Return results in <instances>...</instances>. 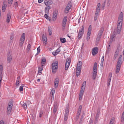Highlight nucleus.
Here are the masks:
<instances>
[{"mask_svg": "<svg viewBox=\"0 0 124 124\" xmlns=\"http://www.w3.org/2000/svg\"><path fill=\"white\" fill-rule=\"evenodd\" d=\"M123 18V14L122 12H121L120 14L118 19V24H117V32L119 34L121 31Z\"/></svg>", "mask_w": 124, "mask_h": 124, "instance_id": "f257e3e1", "label": "nucleus"}, {"mask_svg": "<svg viewBox=\"0 0 124 124\" xmlns=\"http://www.w3.org/2000/svg\"><path fill=\"white\" fill-rule=\"evenodd\" d=\"M82 62L79 61L76 67V75L77 77L79 76L80 74L82 67Z\"/></svg>", "mask_w": 124, "mask_h": 124, "instance_id": "f03ea898", "label": "nucleus"}, {"mask_svg": "<svg viewBox=\"0 0 124 124\" xmlns=\"http://www.w3.org/2000/svg\"><path fill=\"white\" fill-rule=\"evenodd\" d=\"M86 84V82L84 81L83 83L81 86L79 95V100H81L82 97L83 96L84 91L85 87Z\"/></svg>", "mask_w": 124, "mask_h": 124, "instance_id": "7ed1b4c3", "label": "nucleus"}, {"mask_svg": "<svg viewBox=\"0 0 124 124\" xmlns=\"http://www.w3.org/2000/svg\"><path fill=\"white\" fill-rule=\"evenodd\" d=\"M58 68L57 62L53 63L52 64V70L53 73H55Z\"/></svg>", "mask_w": 124, "mask_h": 124, "instance_id": "20e7f679", "label": "nucleus"}, {"mask_svg": "<svg viewBox=\"0 0 124 124\" xmlns=\"http://www.w3.org/2000/svg\"><path fill=\"white\" fill-rule=\"evenodd\" d=\"M84 29L83 26H82V28L80 29L79 31L78 37V39H81L84 34Z\"/></svg>", "mask_w": 124, "mask_h": 124, "instance_id": "39448f33", "label": "nucleus"}, {"mask_svg": "<svg viewBox=\"0 0 124 124\" xmlns=\"http://www.w3.org/2000/svg\"><path fill=\"white\" fill-rule=\"evenodd\" d=\"M25 34L24 33H23L22 34L21 37L20 39V45L21 47L23 45V44L24 43V41L25 39Z\"/></svg>", "mask_w": 124, "mask_h": 124, "instance_id": "423d86ee", "label": "nucleus"}, {"mask_svg": "<svg viewBox=\"0 0 124 124\" xmlns=\"http://www.w3.org/2000/svg\"><path fill=\"white\" fill-rule=\"evenodd\" d=\"M91 25H90L89 27L86 39L87 40H88L90 39V35L91 32Z\"/></svg>", "mask_w": 124, "mask_h": 124, "instance_id": "0eeeda50", "label": "nucleus"}, {"mask_svg": "<svg viewBox=\"0 0 124 124\" xmlns=\"http://www.w3.org/2000/svg\"><path fill=\"white\" fill-rule=\"evenodd\" d=\"M67 16L64 17L62 22V28L64 30L66 26V24L67 22Z\"/></svg>", "mask_w": 124, "mask_h": 124, "instance_id": "6e6552de", "label": "nucleus"}, {"mask_svg": "<svg viewBox=\"0 0 124 124\" xmlns=\"http://www.w3.org/2000/svg\"><path fill=\"white\" fill-rule=\"evenodd\" d=\"M13 106V104L11 102H9L8 106L7 113L8 114H10L11 112Z\"/></svg>", "mask_w": 124, "mask_h": 124, "instance_id": "1a4fd4ad", "label": "nucleus"}, {"mask_svg": "<svg viewBox=\"0 0 124 124\" xmlns=\"http://www.w3.org/2000/svg\"><path fill=\"white\" fill-rule=\"evenodd\" d=\"M71 62L70 59L69 58H68L66 60L65 65V70H67Z\"/></svg>", "mask_w": 124, "mask_h": 124, "instance_id": "9d476101", "label": "nucleus"}, {"mask_svg": "<svg viewBox=\"0 0 124 124\" xmlns=\"http://www.w3.org/2000/svg\"><path fill=\"white\" fill-rule=\"evenodd\" d=\"M72 5L70 3H69L66 7L65 9V12L67 13L69 12V10L71 8Z\"/></svg>", "mask_w": 124, "mask_h": 124, "instance_id": "9b49d317", "label": "nucleus"}, {"mask_svg": "<svg viewBox=\"0 0 124 124\" xmlns=\"http://www.w3.org/2000/svg\"><path fill=\"white\" fill-rule=\"evenodd\" d=\"M121 50L120 49L119 47H118L117 48V49L116 51L114 56V57L115 59L117 57L119 54L120 52H121Z\"/></svg>", "mask_w": 124, "mask_h": 124, "instance_id": "f8f14e48", "label": "nucleus"}, {"mask_svg": "<svg viewBox=\"0 0 124 124\" xmlns=\"http://www.w3.org/2000/svg\"><path fill=\"white\" fill-rule=\"evenodd\" d=\"M98 52V48L97 47L93 48L92 50V54L93 55L96 54Z\"/></svg>", "mask_w": 124, "mask_h": 124, "instance_id": "ddd939ff", "label": "nucleus"}, {"mask_svg": "<svg viewBox=\"0 0 124 124\" xmlns=\"http://www.w3.org/2000/svg\"><path fill=\"white\" fill-rule=\"evenodd\" d=\"M112 76V73L110 72L109 73V75L108 77V86H109L110 85V82L111 80V78Z\"/></svg>", "mask_w": 124, "mask_h": 124, "instance_id": "4468645a", "label": "nucleus"}, {"mask_svg": "<svg viewBox=\"0 0 124 124\" xmlns=\"http://www.w3.org/2000/svg\"><path fill=\"white\" fill-rule=\"evenodd\" d=\"M44 2L45 4L47 6H49L52 3V1L50 0H45Z\"/></svg>", "mask_w": 124, "mask_h": 124, "instance_id": "2eb2a0df", "label": "nucleus"}, {"mask_svg": "<svg viewBox=\"0 0 124 124\" xmlns=\"http://www.w3.org/2000/svg\"><path fill=\"white\" fill-rule=\"evenodd\" d=\"M97 70H93V78L95 79L97 76Z\"/></svg>", "mask_w": 124, "mask_h": 124, "instance_id": "dca6fc26", "label": "nucleus"}, {"mask_svg": "<svg viewBox=\"0 0 124 124\" xmlns=\"http://www.w3.org/2000/svg\"><path fill=\"white\" fill-rule=\"evenodd\" d=\"M57 12L55 11L54 12L52 18L53 20V21H55L56 20L57 18Z\"/></svg>", "mask_w": 124, "mask_h": 124, "instance_id": "f3484780", "label": "nucleus"}, {"mask_svg": "<svg viewBox=\"0 0 124 124\" xmlns=\"http://www.w3.org/2000/svg\"><path fill=\"white\" fill-rule=\"evenodd\" d=\"M11 53H9L8 54L7 61L8 62H10L12 60V55Z\"/></svg>", "mask_w": 124, "mask_h": 124, "instance_id": "a211bd4d", "label": "nucleus"}, {"mask_svg": "<svg viewBox=\"0 0 124 124\" xmlns=\"http://www.w3.org/2000/svg\"><path fill=\"white\" fill-rule=\"evenodd\" d=\"M59 82V79L57 78H56L54 81V86L55 88H57L58 86V83Z\"/></svg>", "mask_w": 124, "mask_h": 124, "instance_id": "6ab92c4d", "label": "nucleus"}, {"mask_svg": "<svg viewBox=\"0 0 124 124\" xmlns=\"http://www.w3.org/2000/svg\"><path fill=\"white\" fill-rule=\"evenodd\" d=\"M42 41L44 44L46 45L47 42V38L44 34H43L42 36Z\"/></svg>", "mask_w": 124, "mask_h": 124, "instance_id": "aec40b11", "label": "nucleus"}, {"mask_svg": "<svg viewBox=\"0 0 124 124\" xmlns=\"http://www.w3.org/2000/svg\"><path fill=\"white\" fill-rule=\"evenodd\" d=\"M55 91L54 90L52 89L50 92V94L52 95L51 99L53 100L54 99V95Z\"/></svg>", "mask_w": 124, "mask_h": 124, "instance_id": "412c9836", "label": "nucleus"}, {"mask_svg": "<svg viewBox=\"0 0 124 124\" xmlns=\"http://www.w3.org/2000/svg\"><path fill=\"white\" fill-rule=\"evenodd\" d=\"M11 17V16L10 14H7L6 20L7 22V23H8L10 22Z\"/></svg>", "mask_w": 124, "mask_h": 124, "instance_id": "4be33fe9", "label": "nucleus"}, {"mask_svg": "<svg viewBox=\"0 0 124 124\" xmlns=\"http://www.w3.org/2000/svg\"><path fill=\"white\" fill-rule=\"evenodd\" d=\"M60 51V49H58L55 51V52H53L52 53V54L54 56H55L57 54H58V53Z\"/></svg>", "mask_w": 124, "mask_h": 124, "instance_id": "5701e85b", "label": "nucleus"}, {"mask_svg": "<svg viewBox=\"0 0 124 124\" xmlns=\"http://www.w3.org/2000/svg\"><path fill=\"white\" fill-rule=\"evenodd\" d=\"M46 60V58H45L43 57L42 58L41 63V65L42 66H44L43 64H45Z\"/></svg>", "mask_w": 124, "mask_h": 124, "instance_id": "b1692460", "label": "nucleus"}, {"mask_svg": "<svg viewBox=\"0 0 124 124\" xmlns=\"http://www.w3.org/2000/svg\"><path fill=\"white\" fill-rule=\"evenodd\" d=\"M50 8L49 6H47L45 8V12L46 14H48L49 10Z\"/></svg>", "mask_w": 124, "mask_h": 124, "instance_id": "393cba45", "label": "nucleus"}, {"mask_svg": "<svg viewBox=\"0 0 124 124\" xmlns=\"http://www.w3.org/2000/svg\"><path fill=\"white\" fill-rule=\"evenodd\" d=\"M20 77L19 76L17 78L16 81V85L17 86H19V85L20 83Z\"/></svg>", "mask_w": 124, "mask_h": 124, "instance_id": "a878e982", "label": "nucleus"}, {"mask_svg": "<svg viewBox=\"0 0 124 124\" xmlns=\"http://www.w3.org/2000/svg\"><path fill=\"white\" fill-rule=\"evenodd\" d=\"M57 106L56 104H55L54 106L53 113L54 114L55 113L56 111H57Z\"/></svg>", "mask_w": 124, "mask_h": 124, "instance_id": "bb28decb", "label": "nucleus"}, {"mask_svg": "<svg viewBox=\"0 0 124 124\" xmlns=\"http://www.w3.org/2000/svg\"><path fill=\"white\" fill-rule=\"evenodd\" d=\"M60 40L61 42L62 43H64L66 42V39L64 38H60Z\"/></svg>", "mask_w": 124, "mask_h": 124, "instance_id": "cd10ccee", "label": "nucleus"}, {"mask_svg": "<svg viewBox=\"0 0 124 124\" xmlns=\"http://www.w3.org/2000/svg\"><path fill=\"white\" fill-rule=\"evenodd\" d=\"M99 116L98 111L97 113L96 116L95 117V122L96 123L97 122Z\"/></svg>", "mask_w": 124, "mask_h": 124, "instance_id": "c85d7f7f", "label": "nucleus"}, {"mask_svg": "<svg viewBox=\"0 0 124 124\" xmlns=\"http://www.w3.org/2000/svg\"><path fill=\"white\" fill-rule=\"evenodd\" d=\"M7 5L5 4H3L2 6V11L3 12H4L5 10Z\"/></svg>", "mask_w": 124, "mask_h": 124, "instance_id": "c756f323", "label": "nucleus"}, {"mask_svg": "<svg viewBox=\"0 0 124 124\" xmlns=\"http://www.w3.org/2000/svg\"><path fill=\"white\" fill-rule=\"evenodd\" d=\"M115 37V35L113 34H111L110 37V41L111 42L114 40V39Z\"/></svg>", "mask_w": 124, "mask_h": 124, "instance_id": "7c9ffc66", "label": "nucleus"}, {"mask_svg": "<svg viewBox=\"0 0 124 124\" xmlns=\"http://www.w3.org/2000/svg\"><path fill=\"white\" fill-rule=\"evenodd\" d=\"M44 17L45 18L49 21H50L51 20L50 17L46 13L44 15Z\"/></svg>", "mask_w": 124, "mask_h": 124, "instance_id": "2f4dec72", "label": "nucleus"}, {"mask_svg": "<svg viewBox=\"0 0 124 124\" xmlns=\"http://www.w3.org/2000/svg\"><path fill=\"white\" fill-rule=\"evenodd\" d=\"M120 68V66H116V73H118Z\"/></svg>", "mask_w": 124, "mask_h": 124, "instance_id": "473e14b6", "label": "nucleus"}, {"mask_svg": "<svg viewBox=\"0 0 124 124\" xmlns=\"http://www.w3.org/2000/svg\"><path fill=\"white\" fill-rule=\"evenodd\" d=\"M115 118L114 117H112L111 119L109 124H114L115 121Z\"/></svg>", "mask_w": 124, "mask_h": 124, "instance_id": "72a5a7b5", "label": "nucleus"}, {"mask_svg": "<svg viewBox=\"0 0 124 124\" xmlns=\"http://www.w3.org/2000/svg\"><path fill=\"white\" fill-rule=\"evenodd\" d=\"M101 35L102 34H101V33H98L96 39V40H97L99 41L101 36Z\"/></svg>", "mask_w": 124, "mask_h": 124, "instance_id": "f704fd0d", "label": "nucleus"}, {"mask_svg": "<svg viewBox=\"0 0 124 124\" xmlns=\"http://www.w3.org/2000/svg\"><path fill=\"white\" fill-rule=\"evenodd\" d=\"M82 106L80 105L79 107L78 110L77 112L81 113V110L82 109Z\"/></svg>", "mask_w": 124, "mask_h": 124, "instance_id": "c9c22d12", "label": "nucleus"}, {"mask_svg": "<svg viewBox=\"0 0 124 124\" xmlns=\"http://www.w3.org/2000/svg\"><path fill=\"white\" fill-rule=\"evenodd\" d=\"M97 64L96 62L94 63L93 70H97Z\"/></svg>", "mask_w": 124, "mask_h": 124, "instance_id": "e433bc0d", "label": "nucleus"}, {"mask_svg": "<svg viewBox=\"0 0 124 124\" xmlns=\"http://www.w3.org/2000/svg\"><path fill=\"white\" fill-rule=\"evenodd\" d=\"M80 113L77 112L76 117V121H77L79 118Z\"/></svg>", "mask_w": 124, "mask_h": 124, "instance_id": "4c0bfd02", "label": "nucleus"}, {"mask_svg": "<svg viewBox=\"0 0 124 124\" xmlns=\"http://www.w3.org/2000/svg\"><path fill=\"white\" fill-rule=\"evenodd\" d=\"M3 67L2 65H0V74H2V72L3 70Z\"/></svg>", "mask_w": 124, "mask_h": 124, "instance_id": "58836bf2", "label": "nucleus"}, {"mask_svg": "<svg viewBox=\"0 0 124 124\" xmlns=\"http://www.w3.org/2000/svg\"><path fill=\"white\" fill-rule=\"evenodd\" d=\"M43 113V111L41 110L40 111L39 113V117L40 118H41L42 117Z\"/></svg>", "mask_w": 124, "mask_h": 124, "instance_id": "ea45409f", "label": "nucleus"}, {"mask_svg": "<svg viewBox=\"0 0 124 124\" xmlns=\"http://www.w3.org/2000/svg\"><path fill=\"white\" fill-rule=\"evenodd\" d=\"M22 107H23L25 109H26L27 107V105L26 103H24L22 105Z\"/></svg>", "mask_w": 124, "mask_h": 124, "instance_id": "a19ab883", "label": "nucleus"}, {"mask_svg": "<svg viewBox=\"0 0 124 124\" xmlns=\"http://www.w3.org/2000/svg\"><path fill=\"white\" fill-rule=\"evenodd\" d=\"M48 31L49 35H51L52 34V31L51 29L50 28H48Z\"/></svg>", "mask_w": 124, "mask_h": 124, "instance_id": "79ce46f5", "label": "nucleus"}, {"mask_svg": "<svg viewBox=\"0 0 124 124\" xmlns=\"http://www.w3.org/2000/svg\"><path fill=\"white\" fill-rule=\"evenodd\" d=\"M121 61H120L118 60L117 63V66H120L121 64Z\"/></svg>", "mask_w": 124, "mask_h": 124, "instance_id": "37998d69", "label": "nucleus"}, {"mask_svg": "<svg viewBox=\"0 0 124 124\" xmlns=\"http://www.w3.org/2000/svg\"><path fill=\"white\" fill-rule=\"evenodd\" d=\"M30 48H31V45H30V44L28 43V46H27V49L28 51H29Z\"/></svg>", "mask_w": 124, "mask_h": 124, "instance_id": "c03bdc74", "label": "nucleus"}, {"mask_svg": "<svg viewBox=\"0 0 124 124\" xmlns=\"http://www.w3.org/2000/svg\"><path fill=\"white\" fill-rule=\"evenodd\" d=\"M99 15H96L95 14L94 16V20L95 21H96L97 19L98 16Z\"/></svg>", "mask_w": 124, "mask_h": 124, "instance_id": "a18cd8bd", "label": "nucleus"}, {"mask_svg": "<svg viewBox=\"0 0 124 124\" xmlns=\"http://www.w3.org/2000/svg\"><path fill=\"white\" fill-rule=\"evenodd\" d=\"M69 112V111L68 109H66L65 112V114L68 115Z\"/></svg>", "mask_w": 124, "mask_h": 124, "instance_id": "49530a36", "label": "nucleus"}, {"mask_svg": "<svg viewBox=\"0 0 124 124\" xmlns=\"http://www.w3.org/2000/svg\"><path fill=\"white\" fill-rule=\"evenodd\" d=\"M68 115L64 114V120L65 121H66L67 119Z\"/></svg>", "mask_w": 124, "mask_h": 124, "instance_id": "de8ad7c7", "label": "nucleus"}, {"mask_svg": "<svg viewBox=\"0 0 124 124\" xmlns=\"http://www.w3.org/2000/svg\"><path fill=\"white\" fill-rule=\"evenodd\" d=\"M103 31V28H101L99 31V33H101L102 34V33Z\"/></svg>", "mask_w": 124, "mask_h": 124, "instance_id": "09e8293b", "label": "nucleus"}, {"mask_svg": "<svg viewBox=\"0 0 124 124\" xmlns=\"http://www.w3.org/2000/svg\"><path fill=\"white\" fill-rule=\"evenodd\" d=\"M43 66H42L39 68H38V70L39 71H42L43 70Z\"/></svg>", "mask_w": 124, "mask_h": 124, "instance_id": "8fccbe9b", "label": "nucleus"}, {"mask_svg": "<svg viewBox=\"0 0 124 124\" xmlns=\"http://www.w3.org/2000/svg\"><path fill=\"white\" fill-rule=\"evenodd\" d=\"M0 124H7L6 123L4 122L3 120H1L0 121Z\"/></svg>", "mask_w": 124, "mask_h": 124, "instance_id": "3c124183", "label": "nucleus"}, {"mask_svg": "<svg viewBox=\"0 0 124 124\" xmlns=\"http://www.w3.org/2000/svg\"><path fill=\"white\" fill-rule=\"evenodd\" d=\"M2 77V74H0V83H1Z\"/></svg>", "mask_w": 124, "mask_h": 124, "instance_id": "603ef678", "label": "nucleus"}, {"mask_svg": "<svg viewBox=\"0 0 124 124\" xmlns=\"http://www.w3.org/2000/svg\"><path fill=\"white\" fill-rule=\"evenodd\" d=\"M101 7V4L100 3H98L97 6V7H96V8H98L100 9Z\"/></svg>", "mask_w": 124, "mask_h": 124, "instance_id": "864d4df0", "label": "nucleus"}, {"mask_svg": "<svg viewBox=\"0 0 124 124\" xmlns=\"http://www.w3.org/2000/svg\"><path fill=\"white\" fill-rule=\"evenodd\" d=\"M105 1L104 2V3H103L102 5V9L103 10L104 9V7L105 6Z\"/></svg>", "mask_w": 124, "mask_h": 124, "instance_id": "5fc2aeb1", "label": "nucleus"}, {"mask_svg": "<svg viewBox=\"0 0 124 124\" xmlns=\"http://www.w3.org/2000/svg\"><path fill=\"white\" fill-rule=\"evenodd\" d=\"M23 86H20L19 88V90L20 91H22L23 90Z\"/></svg>", "mask_w": 124, "mask_h": 124, "instance_id": "6e6d98bb", "label": "nucleus"}, {"mask_svg": "<svg viewBox=\"0 0 124 124\" xmlns=\"http://www.w3.org/2000/svg\"><path fill=\"white\" fill-rule=\"evenodd\" d=\"M104 61V56L103 55L102 56V58L101 59V62L102 63H103V61Z\"/></svg>", "mask_w": 124, "mask_h": 124, "instance_id": "4d7b16f0", "label": "nucleus"}, {"mask_svg": "<svg viewBox=\"0 0 124 124\" xmlns=\"http://www.w3.org/2000/svg\"><path fill=\"white\" fill-rule=\"evenodd\" d=\"M84 116H85L84 113H83L82 115L81 119H82H82H83V118H84Z\"/></svg>", "mask_w": 124, "mask_h": 124, "instance_id": "13d9d810", "label": "nucleus"}, {"mask_svg": "<svg viewBox=\"0 0 124 124\" xmlns=\"http://www.w3.org/2000/svg\"><path fill=\"white\" fill-rule=\"evenodd\" d=\"M38 53H39L40 52V48L39 46L37 48Z\"/></svg>", "mask_w": 124, "mask_h": 124, "instance_id": "bf43d9fd", "label": "nucleus"}, {"mask_svg": "<svg viewBox=\"0 0 124 124\" xmlns=\"http://www.w3.org/2000/svg\"><path fill=\"white\" fill-rule=\"evenodd\" d=\"M122 56L121 55L119 56V57L118 58V60L120 61H121V60L122 59Z\"/></svg>", "mask_w": 124, "mask_h": 124, "instance_id": "052dcab7", "label": "nucleus"}, {"mask_svg": "<svg viewBox=\"0 0 124 124\" xmlns=\"http://www.w3.org/2000/svg\"><path fill=\"white\" fill-rule=\"evenodd\" d=\"M14 6L16 7H17V2H16L14 3Z\"/></svg>", "mask_w": 124, "mask_h": 124, "instance_id": "680f3d73", "label": "nucleus"}, {"mask_svg": "<svg viewBox=\"0 0 124 124\" xmlns=\"http://www.w3.org/2000/svg\"><path fill=\"white\" fill-rule=\"evenodd\" d=\"M13 0H8V2L9 4H11Z\"/></svg>", "mask_w": 124, "mask_h": 124, "instance_id": "e2e57ef3", "label": "nucleus"}, {"mask_svg": "<svg viewBox=\"0 0 124 124\" xmlns=\"http://www.w3.org/2000/svg\"><path fill=\"white\" fill-rule=\"evenodd\" d=\"M100 9L98 8H96V10L95 11H96L97 12H100Z\"/></svg>", "mask_w": 124, "mask_h": 124, "instance_id": "0e129e2a", "label": "nucleus"}, {"mask_svg": "<svg viewBox=\"0 0 124 124\" xmlns=\"http://www.w3.org/2000/svg\"><path fill=\"white\" fill-rule=\"evenodd\" d=\"M82 119H80L79 124H82Z\"/></svg>", "mask_w": 124, "mask_h": 124, "instance_id": "69168bd1", "label": "nucleus"}, {"mask_svg": "<svg viewBox=\"0 0 124 124\" xmlns=\"http://www.w3.org/2000/svg\"><path fill=\"white\" fill-rule=\"evenodd\" d=\"M43 0H38V2L39 3H40L43 2Z\"/></svg>", "mask_w": 124, "mask_h": 124, "instance_id": "338daca9", "label": "nucleus"}, {"mask_svg": "<svg viewBox=\"0 0 124 124\" xmlns=\"http://www.w3.org/2000/svg\"><path fill=\"white\" fill-rule=\"evenodd\" d=\"M103 63L101 62L100 65V66H101V68H102L103 66Z\"/></svg>", "mask_w": 124, "mask_h": 124, "instance_id": "774afa93", "label": "nucleus"}]
</instances>
